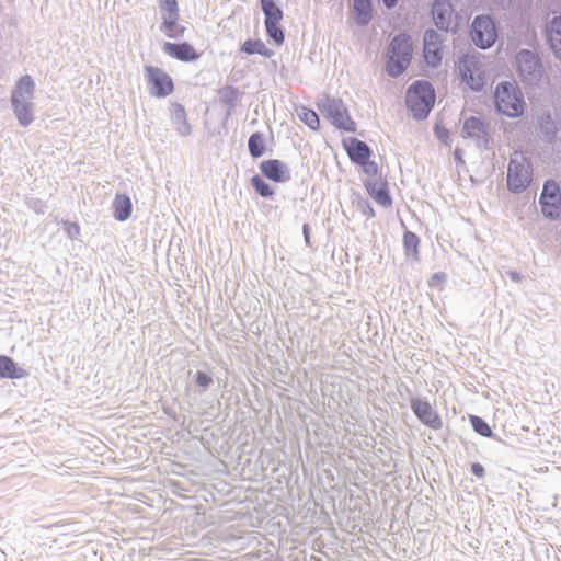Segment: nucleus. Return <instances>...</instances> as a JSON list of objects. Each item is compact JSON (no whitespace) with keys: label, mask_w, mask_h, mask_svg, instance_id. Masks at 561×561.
<instances>
[{"label":"nucleus","mask_w":561,"mask_h":561,"mask_svg":"<svg viewBox=\"0 0 561 561\" xmlns=\"http://www.w3.org/2000/svg\"><path fill=\"white\" fill-rule=\"evenodd\" d=\"M35 81L28 75L19 79L11 92V105L13 113L23 127L30 126L34 122L35 113Z\"/></svg>","instance_id":"f257e3e1"},{"label":"nucleus","mask_w":561,"mask_h":561,"mask_svg":"<svg viewBox=\"0 0 561 561\" xmlns=\"http://www.w3.org/2000/svg\"><path fill=\"white\" fill-rule=\"evenodd\" d=\"M460 80L472 91H480L489 79V61L481 55H467L459 60Z\"/></svg>","instance_id":"f03ea898"},{"label":"nucleus","mask_w":561,"mask_h":561,"mask_svg":"<svg viewBox=\"0 0 561 561\" xmlns=\"http://www.w3.org/2000/svg\"><path fill=\"white\" fill-rule=\"evenodd\" d=\"M407 106L419 119L427 117L435 103V92L426 81L414 82L407 91Z\"/></svg>","instance_id":"7ed1b4c3"},{"label":"nucleus","mask_w":561,"mask_h":561,"mask_svg":"<svg viewBox=\"0 0 561 561\" xmlns=\"http://www.w3.org/2000/svg\"><path fill=\"white\" fill-rule=\"evenodd\" d=\"M495 105L500 113L508 117H518L524 112V99L513 82H501L494 92Z\"/></svg>","instance_id":"20e7f679"},{"label":"nucleus","mask_w":561,"mask_h":561,"mask_svg":"<svg viewBox=\"0 0 561 561\" xmlns=\"http://www.w3.org/2000/svg\"><path fill=\"white\" fill-rule=\"evenodd\" d=\"M412 56L410 37L397 35L388 48L387 71L391 77L400 76L409 66Z\"/></svg>","instance_id":"39448f33"},{"label":"nucleus","mask_w":561,"mask_h":561,"mask_svg":"<svg viewBox=\"0 0 561 561\" xmlns=\"http://www.w3.org/2000/svg\"><path fill=\"white\" fill-rule=\"evenodd\" d=\"M533 168L528 159L522 153L515 152L507 168V186L513 193L525 191L531 183Z\"/></svg>","instance_id":"423d86ee"},{"label":"nucleus","mask_w":561,"mask_h":561,"mask_svg":"<svg viewBox=\"0 0 561 561\" xmlns=\"http://www.w3.org/2000/svg\"><path fill=\"white\" fill-rule=\"evenodd\" d=\"M322 114L337 128L353 131L354 122L348 116L347 110L341 100L324 98L319 104Z\"/></svg>","instance_id":"0eeeda50"},{"label":"nucleus","mask_w":561,"mask_h":561,"mask_svg":"<svg viewBox=\"0 0 561 561\" xmlns=\"http://www.w3.org/2000/svg\"><path fill=\"white\" fill-rule=\"evenodd\" d=\"M145 78L149 93L154 98H167L174 90L172 78L159 67L146 66Z\"/></svg>","instance_id":"6e6552de"},{"label":"nucleus","mask_w":561,"mask_h":561,"mask_svg":"<svg viewBox=\"0 0 561 561\" xmlns=\"http://www.w3.org/2000/svg\"><path fill=\"white\" fill-rule=\"evenodd\" d=\"M471 38L482 49H486L495 43L497 32L493 20L489 15H479L473 20Z\"/></svg>","instance_id":"1a4fd4ad"},{"label":"nucleus","mask_w":561,"mask_h":561,"mask_svg":"<svg viewBox=\"0 0 561 561\" xmlns=\"http://www.w3.org/2000/svg\"><path fill=\"white\" fill-rule=\"evenodd\" d=\"M411 409L424 425L433 430H439L443 426L440 416L427 400L411 399Z\"/></svg>","instance_id":"9d476101"},{"label":"nucleus","mask_w":561,"mask_h":561,"mask_svg":"<svg viewBox=\"0 0 561 561\" xmlns=\"http://www.w3.org/2000/svg\"><path fill=\"white\" fill-rule=\"evenodd\" d=\"M424 58L428 66L436 67L442 61V38L434 30L424 34Z\"/></svg>","instance_id":"9b49d317"},{"label":"nucleus","mask_w":561,"mask_h":561,"mask_svg":"<svg viewBox=\"0 0 561 561\" xmlns=\"http://www.w3.org/2000/svg\"><path fill=\"white\" fill-rule=\"evenodd\" d=\"M435 25L448 31L454 24V9L449 0H435L432 8Z\"/></svg>","instance_id":"f8f14e48"},{"label":"nucleus","mask_w":561,"mask_h":561,"mask_svg":"<svg viewBox=\"0 0 561 561\" xmlns=\"http://www.w3.org/2000/svg\"><path fill=\"white\" fill-rule=\"evenodd\" d=\"M516 66L519 75L525 78H534L539 72V60L537 56L527 49L520 50L516 55Z\"/></svg>","instance_id":"ddd939ff"},{"label":"nucleus","mask_w":561,"mask_h":561,"mask_svg":"<svg viewBox=\"0 0 561 561\" xmlns=\"http://www.w3.org/2000/svg\"><path fill=\"white\" fill-rule=\"evenodd\" d=\"M170 119L179 136L187 137L192 134V126L187 122L186 111L182 104L171 103Z\"/></svg>","instance_id":"4468645a"},{"label":"nucleus","mask_w":561,"mask_h":561,"mask_svg":"<svg viewBox=\"0 0 561 561\" xmlns=\"http://www.w3.org/2000/svg\"><path fill=\"white\" fill-rule=\"evenodd\" d=\"M163 51L182 61H192L198 58V54H196L195 49L188 43L174 44L167 42L163 45Z\"/></svg>","instance_id":"2eb2a0df"},{"label":"nucleus","mask_w":561,"mask_h":561,"mask_svg":"<svg viewBox=\"0 0 561 561\" xmlns=\"http://www.w3.org/2000/svg\"><path fill=\"white\" fill-rule=\"evenodd\" d=\"M260 169L266 178L275 182H285L290 178L288 169L279 160L263 161Z\"/></svg>","instance_id":"dca6fc26"},{"label":"nucleus","mask_w":561,"mask_h":561,"mask_svg":"<svg viewBox=\"0 0 561 561\" xmlns=\"http://www.w3.org/2000/svg\"><path fill=\"white\" fill-rule=\"evenodd\" d=\"M463 137L472 138L478 145L485 144L486 130L483 122L477 117H469L463 123Z\"/></svg>","instance_id":"f3484780"},{"label":"nucleus","mask_w":561,"mask_h":561,"mask_svg":"<svg viewBox=\"0 0 561 561\" xmlns=\"http://www.w3.org/2000/svg\"><path fill=\"white\" fill-rule=\"evenodd\" d=\"M28 376V373L19 367L12 358L0 355V377L9 379H21Z\"/></svg>","instance_id":"a211bd4d"},{"label":"nucleus","mask_w":561,"mask_h":561,"mask_svg":"<svg viewBox=\"0 0 561 561\" xmlns=\"http://www.w3.org/2000/svg\"><path fill=\"white\" fill-rule=\"evenodd\" d=\"M547 37L553 53L561 58V16H554L548 23Z\"/></svg>","instance_id":"6ab92c4d"},{"label":"nucleus","mask_w":561,"mask_h":561,"mask_svg":"<svg viewBox=\"0 0 561 561\" xmlns=\"http://www.w3.org/2000/svg\"><path fill=\"white\" fill-rule=\"evenodd\" d=\"M366 188L369 195L380 206L389 207L391 205L392 201L385 183L380 181H369L366 184Z\"/></svg>","instance_id":"aec40b11"},{"label":"nucleus","mask_w":561,"mask_h":561,"mask_svg":"<svg viewBox=\"0 0 561 561\" xmlns=\"http://www.w3.org/2000/svg\"><path fill=\"white\" fill-rule=\"evenodd\" d=\"M346 150L352 161L356 163H363L370 156L369 147L364 141L357 139H351L346 145Z\"/></svg>","instance_id":"412c9836"},{"label":"nucleus","mask_w":561,"mask_h":561,"mask_svg":"<svg viewBox=\"0 0 561 561\" xmlns=\"http://www.w3.org/2000/svg\"><path fill=\"white\" fill-rule=\"evenodd\" d=\"M131 201L127 195L117 194L113 201L114 217L118 221H125L131 214Z\"/></svg>","instance_id":"4be33fe9"},{"label":"nucleus","mask_w":561,"mask_h":561,"mask_svg":"<svg viewBox=\"0 0 561 561\" xmlns=\"http://www.w3.org/2000/svg\"><path fill=\"white\" fill-rule=\"evenodd\" d=\"M354 20L359 25H367L371 20L370 0H353Z\"/></svg>","instance_id":"5701e85b"},{"label":"nucleus","mask_w":561,"mask_h":561,"mask_svg":"<svg viewBox=\"0 0 561 561\" xmlns=\"http://www.w3.org/2000/svg\"><path fill=\"white\" fill-rule=\"evenodd\" d=\"M542 215L550 219L556 220L561 216V198L556 199H541L539 198Z\"/></svg>","instance_id":"b1692460"},{"label":"nucleus","mask_w":561,"mask_h":561,"mask_svg":"<svg viewBox=\"0 0 561 561\" xmlns=\"http://www.w3.org/2000/svg\"><path fill=\"white\" fill-rule=\"evenodd\" d=\"M262 10L265 15V23H279L283 19L282 10L274 0H261Z\"/></svg>","instance_id":"393cba45"},{"label":"nucleus","mask_w":561,"mask_h":561,"mask_svg":"<svg viewBox=\"0 0 561 561\" xmlns=\"http://www.w3.org/2000/svg\"><path fill=\"white\" fill-rule=\"evenodd\" d=\"M241 50L243 53H245L247 55L259 54V55L267 57V58L273 55V50L267 48L265 46V44L262 41H260V39H256V41L248 39V41H245L243 43L242 47H241Z\"/></svg>","instance_id":"a878e982"},{"label":"nucleus","mask_w":561,"mask_h":561,"mask_svg":"<svg viewBox=\"0 0 561 561\" xmlns=\"http://www.w3.org/2000/svg\"><path fill=\"white\" fill-rule=\"evenodd\" d=\"M159 12L162 21L179 19V7L176 0H159Z\"/></svg>","instance_id":"bb28decb"},{"label":"nucleus","mask_w":561,"mask_h":561,"mask_svg":"<svg viewBox=\"0 0 561 561\" xmlns=\"http://www.w3.org/2000/svg\"><path fill=\"white\" fill-rule=\"evenodd\" d=\"M179 19L162 21L160 30L170 38H179L184 33V27L178 23Z\"/></svg>","instance_id":"cd10ccee"},{"label":"nucleus","mask_w":561,"mask_h":561,"mask_svg":"<svg viewBox=\"0 0 561 561\" xmlns=\"http://www.w3.org/2000/svg\"><path fill=\"white\" fill-rule=\"evenodd\" d=\"M297 114L299 118L311 129L317 130L319 128V117L318 114L305 106H301L297 110Z\"/></svg>","instance_id":"c85d7f7f"},{"label":"nucleus","mask_w":561,"mask_h":561,"mask_svg":"<svg viewBox=\"0 0 561 561\" xmlns=\"http://www.w3.org/2000/svg\"><path fill=\"white\" fill-rule=\"evenodd\" d=\"M249 151L252 157L259 158L264 153V138L261 134L251 135L248 141Z\"/></svg>","instance_id":"c756f323"},{"label":"nucleus","mask_w":561,"mask_h":561,"mask_svg":"<svg viewBox=\"0 0 561 561\" xmlns=\"http://www.w3.org/2000/svg\"><path fill=\"white\" fill-rule=\"evenodd\" d=\"M541 199L561 198V192L558 183L553 180L546 181L540 197Z\"/></svg>","instance_id":"7c9ffc66"},{"label":"nucleus","mask_w":561,"mask_h":561,"mask_svg":"<svg viewBox=\"0 0 561 561\" xmlns=\"http://www.w3.org/2000/svg\"><path fill=\"white\" fill-rule=\"evenodd\" d=\"M420 240L417 236L411 231H405L403 236V244L407 255L416 256Z\"/></svg>","instance_id":"2f4dec72"},{"label":"nucleus","mask_w":561,"mask_h":561,"mask_svg":"<svg viewBox=\"0 0 561 561\" xmlns=\"http://www.w3.org/2000/svg\"><path fill=\"white\" fill-rule=\"evenodd\" d=\"M279 23H265L267 35L274 41L276 45L284 43V32L278 25Z\"/></svg>","instance_id":"473e14b6"},{"label":"nucleus","mask_w":561,"mask_h":561,"mask_svg":"<svg viewBox=\"0 0 561 561\" xmlns=\"http://www.w3.org/2000/svg\"><path fill=\"white\" fill-rule=\"evenodd\" d=\"M251 183L261 196L270 197L273 195V190L271 188V186L259 175L253 176L251 179Z\"/></svg>","instance_id":"72a5a7b5"},{"label":"nucleus","mask_w":561,"mask_h":561,"mask_svg":"<svg viewBox=\"0 0 561 561\" xmlns=\"http://www.w3.org/2000/svg\"><path fill=\"white\" fill-rule=\"evenodd\" d=\"M471 425L473 430L484 437H490L492 435V431L490 426L479 416L470 417Z\"/></svg>","instance_id":"f704fd0d"},{"label":"nucleus","mask_w":561,"mask_h":561,"mask_svg":"<svg viewBox=\"0 0 561 561\" xmlns=\"http://www.w3.org/2000/svg\"><path fill=\"white\" fill-rule=\"evenodd\" d=\"M447 279V275L444 272H437L432 275L428 279V286L442 290Z\"/></svg>","instance_id":"c9c22d12"},{"label":"nucleus","mask_w":561,"mask_h":561,"mask_svg":"<svg viewBox=\"0 0 561 561\" xmlns=\"http://www.w3.org/2000/svg\"><path fill=\"white\" fill-rule=\"evenodd\" d=\"M64 226H65V232L69 239L75 240L79 237V234H80L79 225H77L76 222L64 221Z\"/></svg>","instance_id":"e433bc0d"},{"label":"nucleus","mask_w":561,"mask_h":561,"mask_svg":"<svg viewBox=\"0 0 561 561\" xmlns=\"http://www.w3.org/2000/svg\"><path fill=\"white\" fill-rule=\"evenodd\" d=\"M196 383L201 388L207 389L213 383V379L207 374H205L203 371H197V374H196Z\"/></svg>","instance_id":"4c0bfd02"},{"label":"nucleus","mask_w":561,"mask_h":561,"mask_svg":"<svg viewBox=\"0 0 561 561\" xmlns=\"http://www.w3.org/2000/svg\"><path fill=\"white\" fill-rule=\"evenodd\" d=\"M359 164L363 167L364 172L368 175H376L378 172L377 163L374 161H369V159Z\"/></svg>","instance_id":"58836bf2"},{"label":"nucleus","mask_w":561,"mask_h":561,"mask_svg":"<svg viewBox=\"0 0 561 561\" xmlns=\"http://www.w3.org/2000/svg\"><path fill=\"white\" fill-rule=\"evenodd\" d=\"M30 208H32L34 211L42 214L45 211L46 205L44 202L39 199H32L28 202Z\"/></svg>","instance_id":"ea45409f"},{"label":"nucleus","mask_w":561,"mask_h":561,"mask_svg":"<svg viewBox=\"0 0 561 561\" xmlns=\"http://www.w3.org/2000/svg\"><path fill=\"white\" fill-rule=\"evenodd\" d=\"M471 471L474 476L482 478L484 476V468L480 463H473Z\"/></svg>","instance_id":"a19ab883"},{"label":"nucleus","mask_w":561,"mask_h":561,"mask_svg":"<svg viewBox=\"0 0 561 561\" xmlns=\"http://www.w3.org/2000/svg\"><path fill=\"white\" fill-rule=\"evenodd\" d=\"M436 135L438 139L445 142L446 139L448 138V130L436 128Z\"/></svg>","instance_id":"79ce46f5"},{"label":"nucleus","mask_w":561,"mask_h":561,"mask_svg":"<svg viewBox=\"0 0 561 561\" xmlns=\"http://www.w3.org/2000/svg\"><path fill=\"white\" fill-rule=\"evenodd\" d=\"M508 276L510 278L515 282V283H519L523 278V276L520 275V273L516 272V271H512L508 273Z\"/></svg>","instance_id":"37998d69"},{"label":"nucleus","mask_w":561,"mask_h":561,"mask_svg":"<svg viewBox=\"0 0 561 561\" xmlns=\"http://www.w3.org/2000/svg\"><path fill=\"white\" fill-rule=\"evenodd\" d=\"M302 231H304L305 241H306L307 244H309L310 241H309V227H308V225H304Z\"/></svg>","instance_id":"c03bdc74"},{"label":"nucleus","mask_w":561,"mask_h":561,"mask_svg":"<svg viewBox=\"0 0 561 561\" xmlns=\"http://www.w3.org/2000/svg\"><path fill=\"white\" fill-rule=\"evenodd\" d=\"M397 2L398 0H383L385 5L389 9L394 7Z\"/></svg>","instance_id":"a18cd8bd"},{"label":"nucleus","mask_w":561,"mask_h":561,"mask_svg":"<svg viewBox=\"0 0 561 561\" xmlns=\"http://www.w3.org/2000/svg\"><path fill=\"white\" fill-rule=\"evenodd\" d=\"M365 214H367L369 217L375 216V211H374L373 207H370L369 205H367Z\"/></svg>","instance_id":"49530a36"},{"label":"nucleus","mask_w":561,"mask_h":561,"mask_svg":"<svg viewBox=\"0 0 561 561\" xmlns=\"http://www.w3.org/2000/svg\"><path fill=\"white\" fill-rule=\"evenodd\" d=\"M455 156H456L457 158H460V154H458V150H456V151H455Z\"/></svg>","instance_id":"de8ad7c7"},{"label":"nucleus","mask_w":561,"mask_h":561,"mask_svg":"<svg viewBox=\"0 0 561 561\" xmlns=\"http://www.w3.org/2000/svg\"><path fill=\"white\" fill-rule=\"evenodd\" d=\"M455 156H456L457 158H460V154H458V150H456V151H455Z\"/></svg>","instance_id":"09e8293b"}]
</instances>
